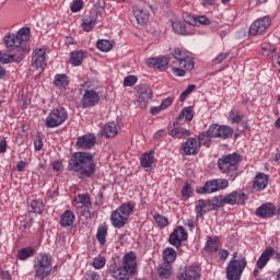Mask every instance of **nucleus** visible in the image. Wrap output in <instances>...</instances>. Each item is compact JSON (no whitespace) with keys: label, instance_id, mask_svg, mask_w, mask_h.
Listing matches in <instances>:
<instances>
[{"label":"nucleus","instance_id":"obj_17","mask_svg":"<svg viewBox=\"0 0 280 280\" xmlns=\"http://www.w3.org/2000/svg\"><path fill=\"white\" fill-rule=\"evenodd\" d=\"M152 89L150 88H141L138 96V104L140 108H148V104L152 100Z\"/></svg>","mask_w":280,"mask_h":280},{"label":"nucleus","instance_id":"obj_36","mask_svg":"<svg viewBox=\"0 0 280 280\" xmlns=\"http://www.w3.org/2000/svg\"><path fill=\"white\" fill-rule=\"evenodd\" d=\"M54 84L57 89H67L69 86V78H67V74H57Z\"/></svg>","mask_w":280,"mask_h":280},{"label":"nucleus","instance_id":"obj_19","mask_svg":"<svg viewBox=\"0 0 280 280\" xmlns=\"http://www.w3.org/2000/svg\"><path fill=\"white\" fill-rule=\"evenodd\" d=\"M145 65L153 69H163V67H167V65H170V58L165 56L149 58L145 60Z\"/></svg>","mask_w":280,"mask_h":280},{"label":"nucleus","instance_id":"obj_32","mask_svg":"<svg viewBox=\"0 0 280 280\" xmlns=\"http://www.w3.org/2000/svg\"><path fill=\"white\" fill-rule=\"evenodd\" d=\"M214 191H218L214 179L207 182L202 187L197 189V194H214Z\"/></svg>","mask_w":280,"mask_h":280},{"label":"nucleus","instance_id":"obj_13","mask_svg":"<svg viewBox=\"0 0 280 280\" xmlns=\"http://www.w3.org/2000/svg\"><path fill=\"white\" fill-rule=\"evenodd\" d=\"M95 143H97V138L92 133L81 136L77 139V145L81 150H91V148L95 147Z\"/></svg>","mask_w":280,"mask_h":280},{"label":"nucleus","instance_id":"obj_62","mask_svg":"<svg viewBox=\"0 0 280 280\" xmlns=\"http://www.w3.org/2000/svg\"><path fill=\"white\" fill-rule=\"evenodd\" d=\"M173 56H174L175 59L180 60V58L185 57V52H183V50H180L179 48H176L173 51Z\"/></svg>","mask_w":280,"mask_h":280},{"label":"nucleus","instance_id":"obj_26","mask_svg":"<svg viewBox=\"0 0 280 280\" xmlns=\"http://www.w3.org/2000/svg\"><path fill=\"white\" fill-rule=\"evenodd\" d=\"M140 163L141 166L144 167L145 172H148V170L152 167V164L154 163V151L142 154L140 158Z\"/></svg>","mask_w":280,"mask_h":280},{"label":"nucleus","instance_id":"obj_48","mask_svg":"<svg viewBox=\"0 0 280 280\" xmlns=\"http://www.w3.org/2000/svg\"><path fill=\"white\" fill-rule=\"evenodd\" d=\"M104 266H106V258H104V257L94 258L93 267L95 268V270H102V268H104Z\"/></svg>","mask_w":280,"mask_h":280},{"label":"nucleus","instance_id":"obj_5","mask_svg":"<svg viewBox=\"0 0 280 280\" xmlns=\"http://www.w3.org/2000/svg\"><path fill=\"white\" fill-rule=\"evenodd\" d=\"M235 257H237V254H234L233 259L228 264L225 271L228 280L242 279V272L246 269V258L236 259Z\"/></svg>","mask_w":280,"mask_h":280},{"label":"nucleus","instance_id":"obj_63","mask_svg":"<svg viewBox=\"0 0 280 280\" xmlns=\"http://www.w3.org/2000/svg\"><path fill=\"white\" fill-rule=\"evenodd\" d=\"M10 279H12L10 271H1L0 272V280H10Z\"/></svg>","mask_w":280,"mask_h":280},{"label":"nucleus","instance_id":"obj_16","mask_svg":"<svg viewBox=\"0 0 280 280\" xmlns=\"http://www.w3.org/2000/svg\"><path fill=\"white\" fill-rule=\"evenodd\" d=\"M119 124L112 121L104 125L101 129L102 137H106V139H113L119 135Z\"/></svg>","mask_w":280,"mask_h":280},{"label":"nucleus","instance_id":"obj_18","mask_svg":"<svg viewBox=\"0 0 280 280\" xmlns=\"http://www.w3.org/2000/svg\"><path fill=\"white\" fill-rule=\"evenodd\" d=\"M184 150V154L189 156L191 154H198V150H200V144L196 138H189L185 143L182 145Z\"/></svg>","mask_w":280,"mask_h":280},{"label":"nucleus","instance_id":"obj_37","mask_svg":"<svg viewBox=\"0 0 280 280\" xmlns=\"http://www.w3.org/2000/svg\"><path fill=\"white\" fill-rule=\"evenodd\" d=\"M34 253H36V250L34 249V247H24L22 249L19 250L18 253V257L22 260L25 261V259H30V257H34Z\"/></svg>","mask_w":280,"mask_h":280},{"label":"nucleus","instance_id":"obj_38","mask_svg":"<svg viewBox=\"0 0 280 280\" xmlns=\"http://www.w3.org/2000/svg\"><path fill=\"white\" fill-rule=\"evenodd\" d=\"M159 275L163 279H168L172 276V265L170 262H164L159 267Z\"/></svg>","mask_w":280,"mask_h":280},{"label":"nucleus","instance_id":"obj_11","mask_svg":"<svg viewBox=\"0 0 280 280\" xmlns=\"http://www.w3.org/2000/svg\"><path fill=\"white\" fill-rule=\"evenodd\" d=\"M122 268V272H127V275H135V272H137V254H135V252L125 254Z\"/></svg>","mask_w":280,"mask_h":280},{"label":"nucleus","instance_id":"obj_60","mask_svg":"<svg viewBox=\"0 0 280 280\" xmlns=\"http://www.w3.org/2000/svg\"><path fill=\"white\" fill-rule=\"evenodd\" d=\"M173 72L176 75H179V78H183V75H185V70L183 68H178V66H176L175 63H173Z\"/></svg>","mask_w":280,"mask_h":280},{"label":"nucleus","instance_id":"obj_30","mask_svg":"<svg viewBox=\"0 0 280 280\" xmlns=\"http://www.w3.org/2000/svg\"><path fill=\"white\" fill-rule=\"evenodd\" d=\"M0 62L2 65H10V62H21V56L9 55L5 51H0Z\"/></svg>","mask_w":280,"mask_h":280},{"label":"nucleus","instance_id":"obj_61","mask_svg":"<svg viewBox=\"0 0 280 280\" xmlns=\"http://www.w3.org/2000/svg\"><path fill=\"white\" fill-rule=\"evenodd\" d=\"M34 145L35 150H37V152H40V150H43V139H40V137H36Z\"/></svg>","mask_w":280,"mask_h":280},{"label":"nucleus","instance_id":"obj_29","mask_svg":"<svg viewBox=\"0 0 280 280\" xmlns=\"http://www.w3.org/2000/svg\"><path fill=\"white\" fill-rule=\"evenodd\" d=\"M109 273L112 275V277L116 280H130V273L124 271V269L121 268H110L109 269Z\"/></svg>","mask_w":280,"mask_h":280},{"label":"nucleus","instance_id":"obj_8","mask_svg":"<svg viewBox=\"0 0 280 280\" xmlns=\"http://www.w3.org/2000/svg\"><path fill=\"white\" fill-rule=\"evenodd\" d=\"M208 135L212 139H229L233 137V129L225 125L213 124L209 127Z\"/></svg>","mask_w":280,"mask_h":280},{"label":"nucleus","instance_id":"obj_24","mask_svg":"<svg viewBox=\"0 0 280 280\" xmlns=\"http://www.w3.org/2000/svg\"><path fill=\"white\" fill-rule=\"evenodd\" d=\"M253 187L256 191H261L268 187V175L258 173L254 178Z\"/></svg>","mask_w":280,"mask_h":280},{"label":"nucleus","instance_id":"obj_22","mask_svg":"<svg viewBox=\"0 0 280 280\" xmlns=\"http://www.w3.org/2000/svg\"><path fill=\"white\" fill-rule=\"evenodd\" d=\"M180 120H177L173 124L170 129L171 137H175L176 139H184V137H189V130L179 127Z\"/></svg>","mask_w":280,"mask_h":280},{"label":"nucleus","instance_id":"obj_21","mask_svg":"<svg viewBox=\"0 0 280 280\" xmlns=\"http://www.w3.org/2000/svg\"><path fill=\"white\" fill-rule=\"evenodd\" d=\"M276 212L277 208L272 203H265L256 210V215L258 218H271Z\"/></svg>","mask_w":280,"mask_h":280},{"label":"nucleus","instance_id":"obj_64","mask_svg":"<svg viewBox=\"0 0 280 280\" xmlns=\"http://www.w3.org/2000/svg\"><path fill=\"white\" fill-rule=\"evenodd\" d=\"M86 280H100V275L95 272L89 273Z\"/></svg>","mask_w":280,"mask_h":280},{"label":"nucleus","instance_id":"obj_55","mask_svg":"<svg viewBox=\"0 0 280 280\" xmlns=\"http://www.w3.org/2000/svg\"><path fill=\"white\" fill-rule=\"evenodd\" d=\"M135 84H137V77L128 75L124 79L125 86H135Z\"/></svg>","mask_w":280,"mask_h":280},{"label":"nucleus","instance_id":"obj_14","mask_svg":"<svg viewBox=\"0 0 280 280\" xmlns=\"http://www.w3.org/2000/svg\"><path fill=\"white\" fill-rule=\"evenodd\" d=\"M46 55H47V49L45 48L36 49L32 57V67H35V69H43L47 60Z\"/></svg>","mask_w":280,"mask_h":280},{"label":"nucleus","instance_id":"obj_47","mask_svg":"<svg viewBox=\"0 0 280 280\" xmlns=\"http://www.w3.org/2000/svg\"><path fill=\"white\" fill-rule=\"evenodd\" d=\"M206 250H208V253L218 252V240H213V238L209 237L207 245H206Z\"/></svg>","mask_w":280,"mask_h":280},{"label":"nucleus","instance_id":"obj_53","mask_svg":"<svg viewBox=\"0 0 280 280\" xmlns=\"http://www.w3.org/2000/svg\"><path fill=\"white\" fill-rule=\"evenodd\" d=\"M214 184L217 185V191H221V189H226L229 187V180L226 179H214Z\"/></svg>","mask_w":280,"mask_h":280},{"label":"nucleus","instance_id":"obj_6","mask_svg":"<svg viewBox=\"0 0 280 280\" xmlns=\"http://www.w3.org/2000/svg\"><path fill=\"white\" fill-rule=\"evenodd\" d=\"M28 36L30 27L20 28L16 35L12 34L4 37L7 48L10 49V51H14V49L21 47V45H23V43L28 39Z\"/></svg>","mask_w":280,"mask_h":280},{"label":"nucleus","instance_id":"obj_7","mask_svg":"<svg viewBox=\"0 0 280 280\" xmlns=\"http://www.w3.org/2000/svg\"><path fill=\"white\" fill-rule=\"evenodd\" d=\"M68 117L69 115L67 114V109H65L63 107L52 109L46 118V128H58V126H62V124L67 121Z\"/></svg>","mask_w":280,"mask_h":280},{"label":"nucleus","instance_id":"obj_2","mask_svg":"<svg viewBox=\"0 0 280 280\" xmlns=\"http://www.w3.org/2000/svg\"><path fill=\"white\" fill-rule=\"evenodd\" d=\"M69 172H75L79 178H91L95 174L93 155L89 152H77L68 165Z\"/></svg>","mask_w":280,"mask_h":280},{"label":"nucleus","instance_id":"obj_56","mask_svg":"<svg viewBox=\"0 0 280 280\" xmlns=\"http://www.w3.org/2000/svg\"><path fill=\"white\" fill-rule=\"evenodd\" d=\"M15 49H16V51L14 54H12V56H21V60H23V58H25V54H30V49L21 47V46Z\"/></svg>","mask_w":280,"mask_h":280},{"label":"nucleus","instance_id":"obj_35","mask_svg":"<svg viewBox=\"0 0 280 280\" xmlns=\"http://www.w3.org/2000/svg\"><path fill=\"white\" fill-rule=\"evenodd\" d=\"M96 23H97V15L93 14L83 20L82 27H83L84 32H92V30H93V27H95Z\"/></svg>","mask_w":280,"mask_h":280},{"label":"nucleus","instance_id":"obj_3","mask_svg":"<svg viewBox=\"0 0 280 280\" xmlns=\"http://www.w3.org/2000/svg\"><path fill=\"white\" fill-rule=\"evenodd\" d=\"M35 277L45 280L54 272V261L51 256L47 254H39L34 260Z\"/></svg>","mask_w":280,"mask_h":280},{"label":"nucleus","instance_id":"obj_57","mask_svg":"<svg viewBox=\"0 0 280 280\" xmlns=\"http://www.w3.org/2000/svg\"><path fill=\"white\" fill-rule=\"evenodd\" d=\"M229 58V54L220 52L214 59L213 65H220V62H224Z\"/></svg>","mask_w":280,"mask_h":280},{"label":"nucleus","instance_id":"obj_9","mask_svg":"<svg viewBox=\"0 0 280 280\" xmlns=\"http://www.w3.org/2000/svg\"><path fill=\"white\" fill-rule=\"evenodd\" d=\"M271 23L272 20L268 15L255 20L249 26V35L259 36V34H264L270 27Z\"/></svg>","mask_w":280,"mask_h":280},{"label":"nucleus","instance_id":"obj_25","mask_svg":"<svg viewBox=\"0 0 280 280\" xmlns=\"http://www.w3.org/2000/svg\"><path fill=\"white\" fill-rule=\"evenodd\" d=\"M73 222H75V214L71 210H66L60 217L59 224L65 229H69V226H73Z\"/></svg>","mask_w":280,"mask_h":280},{"label":"nucleus","instance_id":"obj_59","mask_svg":"<svg viewBox=\"0 0 280 280\" xmlns=\"http://www.w3.org/2000/svg\"><path fill=\"white\" fill-rule=\"evenodd\" d=\"M173 103H174V98L167 97L164 101H162L160 106H162L163 110H165V108H170V106H172Z\"/></svg>","mask_w":280,"mask_h":280},{"label":"nucleus","instance_id":"obj_40","mask_svg":"<svg viewBox=\"0 0 280 280\" xmlns=\"http://www.w3.org/2000/svg\"><path fill=\"white\" fill-rule=\"evenodd\" d=\"M135 209V206L130 202L122 203L119 209H117L125 218H130L132 211Z\"/></svg>","mask_w":280,"mask_h":280},{"label":"nucleus","instance_id":"obj_45","mask_svg":"<svg viewBox=\"0 0 280 280\" xmlns=\"http://www.w3.org/2000/svg\"><path fill=\"white\" fill-rule=\"evenodd\" d=\"M75 202L79 207H86L88 205H91V197L88 195H78L75 197Z\"/></svg>","mask_w":280,"mask_h":280},{"label":"nucleus","instance_id":"obj_10","mask_svg":"<svg viewBox=\"0 0 280 280\" xmlns=\"http://www.w3.org/2000/svg\"><path fill=\"white\" fill-rule=\"evenodd\" d=\"M177 279L179 280H198L200 279V267L198 266H188L183 269H179L177 273Z\"/></svg>","mask_w":280,"mask_h":280},{"label":"nucleus","instance_id":"obj_4","mask_svg":"<svg viewBox=\"0 0 280 280\" xmlns=\"http://www.w3.org/2000/svg\"><path fill=\"white\" fill-rule=\"evenodd\" d=\"M242 155L237 153L228 154L218 160L219 170L230 176V178H235L237 176V164L241 163Z\"/></svg>","mask_w":280,"mask_h":280},{"label":"nucleus","instance_id":"obj_50","mask_svg":"<svg viewBox=\"0 0 280 280\" xmlns=\"http://www.w3.org/2000/svg\"><path fill=\"white\" fill-rule=\"evenodd\" d=\"M213 139V136H209V130L199 135V144L207 145L209 141Z\"/></svg>","mask_w":280,"mask_h":280},{"label":"nucleus","instance_id":"obj_39","mask_svg":"<svg viewBox=\"0 0 280 280\" xmlns=\"http://www.w3.org/2000/svg\"><path fill=\"white\" fill-rule=\"evenodd\" d=\"M176 261V250L172 247H167L164 250V264H174Z\"/></svg>","mask_w":280,"mask_h":280},{"label":"nucleus","instance_id":"obj_58","mask_svg":"<svg viewBox=\"0 0 280 280\" xmlns=\"http://www.w3.org/2000/svg\"><path fill=\"white\" fill-rule=\"evenodd\" d=\"M182 196L184 198H189L191 196V186H189V184H186L183 188H182Z\"/></svg>","mask_w":280,"mask_h":280},{"label":"nucleus","instance_id":"obj_34","mask_svg":"<svg viewBox=\"0 0 280 280\" xmlns=\"http://www.w3.org/2000/svg\"><path fill=\"white\" fill-rule=\"evenodd\" d=\"M174 65L178 66L180 69H186V71L194 69V60L189 57L180 58V60L174 61Z\"/></svg>","mask_w":280,"mask_h":280},{"label":"nucleus","instance_id":"obj_20","mask_svg":"<svg viewBox=\"0 0 280 280\" xmlns=\"http://www.w3.org/2000/svg\"><path fill=\"white\" fill-rule=\"evenodd\" d=\"M110 221L115 229H124L128 219L119 210H115L110 215Z\"/></svg>","mask_w":280,"mask_h":280},{"label":"nucleus","instance_id":"obj_51","mask_svg":"<svg viewBox=\"0 0 280 280\" xmlns=\"http://www.w3.org/2000/svg\"><path fill=\"white\" fill-rule=\"evenodd\" d=\"M229 120L231 124H240L242 121V116L240 115V112L232 110L229 115Z\"/></svg>","mask_w":280,"mask_h":280},{"label":"nucleus","instance_id":"obj_28","mask_svg":"<svg viewBox=\"0 0 280 280\" xmlns=\"http://www.w3.org/2000/svg\"><path fill=\"white\" fill-rule=\"evenodd\" d=\"M133 14L139 23V25H145L148 21H150V15L148 14V11L143 9H135Z\"/></svg>","mask_w":280,"mask_h":280},{"label":"nucleus","instance_id":"obj_43","mask_svg":"<svg viewBox=\"0 0 280 280\" xmlns=\"http://www.w3.org/2000/svg\"><path fill=\"white\" fill-rule=\"evenodd\" d=\"M78 208L81 209V215H83V218H86L88 220L91 218H95V210L91 208V205L78 206Z\"/></svg>","mask_w":280,"mask_h":280},{"label":"nucleus","instance_id":"obj_41","mask_svg":"<svg viewBox=\"0 0 280 280\" xmlns=\"http://www.w3.org/2000/svg\"><path fill=\"white\" fill-rule=\"evenodd\" d=\"M96 47L100 51H110V49H113V43L108 39H100L96 43Z\"/></svg>","mask_w":280,"mask_h":280},{"label":"nucleus","instance_id":"obj_23","mask_svg":"<svg viewBox=\"0 0 280 280\" xmlns=\"http://www.w3.org/2000/svg\"><path fill=\"white\" fill-rule=\"evenodd\" d=\"M272 255H275V249L272 247H268L264 250L256 262L258 270H264V267L266 264H268V261H270V257H272Z\"/></svg>","mask_w":280,"mask_h":280},{"label":"nucleus","instance_id":"obj_42","mask_svg":"<svg viewBox=\"0 0 280 280\" xmlns=\"http://www.w3.org/2000/svg\"><path fill=\"white\" fill-rule=\"evenodd\" d=\"M185 117V119L187 121H191V119H194V110L191 109V107H185L178 115L177 117V121H180L183 118Z\"/></svg>","mask_w":280,"mask_h":280},{"label":"nucleus","instance_id":"obj_31","mask_svg":"<svg viewBox=\"0 0 280 280\" xmlns=\"http://www.w3.org/2000/svg\"><path fill=\"white\" fill-rule=\"evenodd\" d=\"M86 54L82 50L79 51H72L70 55V62L73 65V67H80L82 65V61L84 60Z\"/></svg>","mask_w":280,"mask_h":280},{"label":"nucleus","instance_id":"obj_33","mask_svg":"<svg viewBox=\"0 0 280 280\" xmlns=\"http://www.w3.org/2000/svg\"><path fill=\"white\" fill-rule=\"evenodd\" d=\"M107 235H108V226H106V224L100 225L96 233V240L101 244V246H104V244H106Z\"/></svg>","mask_w":280,"mask_h":280},{"label":"nucleus","instance_id":"obj_15","mask_svg":"<svg viewBox=\"0 0 280 280\" xmlns=\"http://www.w3.org/2000/svg\"><path fill=\"white\" fill-rule=\"evenodd\" d=\"M100 102V94L95 90H86L82 97L83 108H91Z\"/></svg>","mask_w":280,"mask_h":280},{"label":"nucleus","instance_id":"obj_44","mask_svg":"<svg viewBox=\"0 0 280 280\" xmlns=\"http://www.w3.org/2000/svg\"><path fill=\"white\" fill-rule=\"evenodd\" d=\"M261 51L262 56H270V54H275V51H277V46H275V44L265 42L261 45Z\"/></svg>","mask_w":280,"mask_h":280},{"label":"nucleus","instance_id":"obj_12","mask_svg":"<svg viewBox=\"0 0 280 280\" xmlns=\"http://www.w3.org/2000/svg\"><path fill=\"white\" fill-rule=\"evenodd\" d=\"M186 240L187 233L185 232V228L179 226L170 235L168 242L172 244V246H176V248H178L183 245V242H186Z\"/></svg>","mask_w":280,"mask_h":280},{"label":"nucleus","instance_id":"obj_52","mask_svg":"<svg viewBox=\"0 0 280 280\" xmlns=\"http://www.w3.org/2000/svg\"><path fill=\"white\" fill-rule=\"evenodd\" d=\"M154 220L158 224V226H167L170 222L167 221V218L161 215V214H154Z\"/></svg>","mask_w":280,"mask_h":280},{"label":"nucleus","instance_id":"obj_46","mask_svg":"<svg viewBox=\"0 0 280 280\" xmlns=\"http://www.w3.org/2000/svg\"><path fill=\"white\" fill-rule=\"evenodd\" d=\"M172 27H173V31L176 33V34H182V35H185L187 34V28H185V24L182 23V22H173L172 23Z\"/></svg>","mask_w":280,"mask_h":280},{"label":"nucleus","instance_id":"obj_54","mask_svg":"<svg viewBox=\"0 0 280 280\" xmlns=\"http://www.w3.org/2000/svg\"><path fill=\"white\" fill-rule=\"evenodd\" d=\"M83 7L84 2H82V0H77L71 4L70 10L71 12H80V10H82Z\"/></svg>","mask_w":280,"mask_h":280},{"label":"nucleus","instance_id":"obj_27","mask_svg":"<svg viewBox=\"0 0 280 280\" xmlns=\"http://www.w3.org/2000/svg\"><path fill=\"white\" fill-rule=\"evenodd\" d=\"M186 23H188V25H209V23H211V20H209L207 16L205 15H198V16H190L188 18V20H186Z\"/></svg>","mask_w":280,"mask_h":280},{"label":"nucleus","instance_id":"obj_49","mask_svg":"<svg viewBox=\"0 0 280 280\" xmlns=\"http://www.w3.org/2000/svg\"><path fill=\"white\" fill-rule=\"evenodd\" d=\"M32 210L34 213H43L44 208H43V201L40 200H33L31 202Z\"/></svg>","mask_w":280,"mask_h":280},{"label":"nucleus","instance_id":"obj_1","mask_svg":"<svg viewBox=\"0 0 280 280\" xmlns=\"http://www.w3.org/2000/svg\"><path fill=\"white\" fill-rule=\"evenodd\" d=\"M246 200H248L246 194L238 191H233L212 199H200L197 201L196 206L197 218H202L208 211H218V209L226 205H245Z\"/></svg>","mask_w":280,"mask_h":280}]
</instances>
